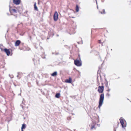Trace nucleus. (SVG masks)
<instances>
[{
	"mask_svg": "<svg viewBox=\"0 0 131 131\" xmlns=\"http://www.w3.org/2000/svg\"><path fill=\"white\" fill-rule=\"evenodd\" d=\"M104 86L103 85L99 86L98 87V92L100 93H102L100 95L99 101L98 106V107L99 108H100V107L103 104L104 99V94L103 93L104 90Z\"/></svg>",
	"mask_w": 131,
	"mask_h": 131,
	"instance_id": "obj_1",
	"label": "nucleus"
},
{
	"mask_svg": "<svg viewBox=\"0 0 131 131\" xmlns=\"http://www.w3.org/2000/svg\"><path fill=\"white\" fill-rule=\"evenodd\" d=\"M75 64L78 66H82V63L79 54L78 55V59L74 60Z\"/></svg>",
	"mask_w": 131,
	"mask_h": 131,
	"instance_id": "obj_2",
	"label": "nucleus"
},
{
	"mask_svg": "<svg viewBox=\"0 0 131 131\" xmlns=\"http://www.w3.org/2000/svg\"><path fill=\"white\" fill-rule=\"evenodd\" d=\"M2 47H3V46H2ZM0 48L1 51H4L6 53L7 56H9L10 55L11 52L12 51V50L11 49H7L6 48L4 49L2 47V46H1L0 47Z\"/></svg>",
	"mask_w": 131,
	"mask_h": 131,
	"instance_id": "obj_3",
	"label": "nucleus"
},
{
	"mask_svg": "<svg viewBox=\"0 0 131 131\" xmlns=\"http://www.w3.org/2000/svg\"><path fill=\"white\" fill-rule=\"evenodd\" d=\"M9 11L10 13L12 15H16L17 12V10L13 9L12 7H10L9 8Z\"/></svg>",
	"mask_w": 131,
	"mask_h": 131,
	"instance_id": "obj_4",
	"label": "nucleus"
},
{
	"mask_svg": "<svg viewBox=\"0 0 131 131\" xmlns=\"http://www.w3.org/2000/svg\"><path fill=\"white\" fill-rule=\"evenodd\" d=\"M120 123L123 127H125L126 126V124L125 122H124V120L123 119L122 117H121L119 119Z\"/></svg>",
	"mask_w": 131,
	"mask_h": 131,
	"instance_id": "obj_5",
	"label": "nucleus"
},
{
	"mask_svg": "<svg viewBox=\"0 0 131 131\" xmlns=\"http://www.w3.org/2000/svg\"><path fill=\"white\" fill-rule=\"evenodd\" d=\"M58 18V15L57 12H55L53 15V19L55 21H57Z\"/></svg>",
	"mask_w": 131,
	"mask_h": 131,
	"instance_id": "obj_6",
	"label": "nucleus"
},
{
	"mask_svg": "<svg viewBox=\"0 0 131 131\" xmlns=\"http://www.w3.org/2000/svg\"><path fill=\"white\" fill-rule=\"evenodd\" d=\"M13 3L16 5L19 4L20 2V0H13Z\"/></svg>",
	"mask_w": 131,
	"mask_h": 131,
	"instance_id": "obj_7",
	"label": "nucleus"
},
{
	"mask_svg": "<svg viewBox=\"0 0 131 131\" xmlns=\"http://www.w3.org/2000/svg\"><path fill=\"white\" fill-rule=\"evenodd\" d=\"M21 41L20 40H17L15 42V45L16 46H18L19 45Z\"/></svg>",
	"mask_w": 131,
	"mask_h": 131,
	"instance_id": "obj_8",
	"label": "nucleus"
},
{
	"mask_svg": "<svg viewBox=\"0 0 131 131\" xmlns=\"http://www.w3.org/2000/svg\"><path fill=\"white\" fill-rule=\"evenodd\" d=\"M72 79L71 77H69V79H66L65 80V82L66 83H71L72 82Z\"/></svg>",
	"mask_w": 131,
	"mask_h": 131,
	"instance_id": "obj_9",
	"label": "nucleus"
},
{
	"mask_svg": "<svg viewBox=\"0 0 131 131\" xmlns=\"http://www.w3.org/2000/svg\"><path fill=\"white\" fill-rule=\"evenodd\" d=\"M26 127V124H24L22 125V126L21 127V131H23V129H25Z\"/></svg>",
	"mask_w": 131,
	"mask_h": 131,
	"instance_id": "obj_10",
	"label": "nucleus"
},
{
	"mask_svg": "<svg viewBox=\"0 0 131 131\" xmlns=\"http://www.w3.org/2000/svg\"><path fill=\"white\" fill-rule=\"evenodd\" d=\"M93 129H95L96 128L95 127V125H94V124H93L91 125V129L92 130Z\"/></svg>",
	"mask_w": 131,
	"mask_h": 131,
	"instance_id": "obj_11",
	"label": "nucleus"
},
{
	"mask_svg": "<svg viewBox=\"0 0 131 131\" xmlns=\"http://www.w3.org/2000/svg\"><path fill=\"white\" fill-rule=\"evenodd\" d=\"M36 3H35L34 5V9L35 10L38 11V9L37 6H36Z\"/></svg>",
	"mask_w": 131,
	"mask_h": 131,
	"instance_id": "obj_12",
	"label": "nucleus"
},
{
	"mask_svg": "<svg viewBox=\"0 0 131 131\" xmlns=\"http://www.w3.org/2000/svg\"><path fill=\"white\" fill-rule=\"evenodd\" d=\"M52 76L54 77L57 75V73L56 71L54 72L51 74Z\"/></svg>",
	"mask_w": 131,
	"mask_h": 131,
	"instance_id": "obj_13",
	"label": "nucleus"
},
{
	"mask_svg": "<svg viewBox=\"0 0 131 131\" xmlns=\"http://www.w3.org/2000/svg\"><path fill=\"white\" fill-rule=\"evenodd\" d=\"M29 76L30 77H34V73L33 72L30 73L29 74Z\"/></svg>",
	"mask_w": 131,
	"mask_h": 131,
	"instance_id": "obj_14",
	"label": "nucleus"
},
{
	"mask_svg": "<svg viewBox=\"0 0 131 131\" xmlns=\"http://www.w3.org/2000/svg\"><path fill=\"white\" fill-rule=\"evenodd\" d=\"M79 10V8L78 6L77 5L76 6V11L77 12H78Z\"/></svg>",
	"mask_w": 131,
	"mask_h": 131,
	"instance_id": "obj_15",
	"label": "nucleus"
},
{
	"mask_svg": "<svg viewBox=\"0 0 131 131\" xmlns=\"http://www.w3.org/2000/svg\"><path fill=\"white\" fill-rule=\"evenodd\" d=\"M100 12L101 14H105V9H103L102 10V11L100 10Z\"/></svg>",
	"mask_w": 131,
	"mask_h": 131,
	"instance_id": "obj_16",
	"label": "nucleus"
},
{
	"mask_svg": "<svg viewBox=\"0 0 131 131\" xmlns=\"http://www.w3.org/2000/svg\"><path fill=\"white\" fill-rule=\"evenodd\" d=\"M60 94L59 93H57L56 95V97L58 98H59L60 96Z\"/></svg>",
	"mask_w": 131,
	"mask_h": 131,
	"instance_id": "obj_17",
	"label": "nucleus"
},
{
	"mask_svg": "<svg viewBox=\"0 0 131 131\" xmlns=\"http://www.w3.org/2000/svg\"><path fill=\"white\" fill-rule=\"evenodd\" d=\"M106 96H110V94L109 93H107L106 94Z\"/></svg>",
	"mask_w": 131,
	"mask_h": 131,
	"instance_id": "obj_18",
	"label": "nucleus"
},
{
	"mask_svg": "<svg viewBox=\"0 0 131 131\" xmlns=\"http://www.w3.org/2000/svg\"><path fill=\"white\" fill-rule=\"evenodd\" d=\"M43 56V55H42V58H43V59H45V58H46L44 56Z\"/></svg>",
	"mask_w": 131,
	"mask_h": 131,
	"instance_id": "obj_19",
	"label": "nucleus"
},
{
	"mask_svg": "<svg viewBox=\"0 0 131 131\" xmlns=\"http://www.w3.org/2000/svg\"><path fill=\"white\" fill-rule=\"evenodd\" d=\"M29 38L30 39V40H31V39H32V37H31V36H29Z\"/></svg>",
	"mask_w": 131,
	"mask_h": 131,
	"instance_id": "obj_20",
	"label": "nucleus"
},
{
	"mask_svg": "<svg viewBox=\"0 0 131 131\" xmlns=\"http://www.w3.org/2000/svg\"><path fill=\"white\" fill-rule=\"evenodd\" d=\"M36 60V59H33V61H34V62H35Z\"/></svg>",
	"mask_w": 131,
	"mask_h": 131,
	"instance_id": "obj_21",
	"label": "nucleus"
},
{
	"mask_svg": "<svg viewBox=\"0 0 131 131\" xmlns=\"http://www.w3.org/2000/svg\"><path fill=\"white\" fill-rule=\"evenodd\" d=\"M110 89H108L107 90V91L109 92L110 91Z\"/></svg>",
	"mask_w": 131,
	"mask_h": 131,
	"instance_id": "obj_22",
	"label": "nucleus"
},
{
	"mask_svg": "<svg viewBox=\"0 0 131 131\" xmlns=\"http://www.w3.org/2000/svg\"><path fill=\"white\" fill-rule=\"evenodd\" d=\"M19 77V74H18V75L17 76V77Z\"/></svg>",
	"mask_w": 131,
	"mask_h": 131,
	"instance_id": "obj_23",
	"label": "nucleus"
},
{
	"mask_svg": "<svg viewBox=\"0 0 131 131\" xmlns=\"http://www.w3.org/2000/svg\"><path fill=\"white\" fill-rule=\"evenodd\" d=\"M119 123H118V122L117 123V124L118 125H119Z\"/></svg>",
	"mask_w": 131,
	"mask_h": 131,
	"instance_id": "obj_24",
	"label": "nucleus"
},
{
	"mask_svg": "<svg viewBox=\"0 0 131 131\" xmlns=\"http://www.w3.org/2000/svg\"><path fill=\"white\" fill-rule=\"evenodd\" d=\"M98 53L99 54V52H98Z\"/></svg>",
	"mask_w": 131,
	"mask_h": 131,
	"instance_id": "obj_25",
	"label": "nucleus"
},
{
	"mask_svg": "<svg viewBox=\"0 0 131 131\" xmlns=\"http://www.w3.org/2000/svg\"><path fill=\"white\" fill-rule=\"evenodd\" d=\"M130 2H131V0H130Z\"/></svg>",
	"mask_w": 131,
	"mask_h": 131,
	"instance_id": "obj_26",
	"label": "nucleus"
}]
</instances>
